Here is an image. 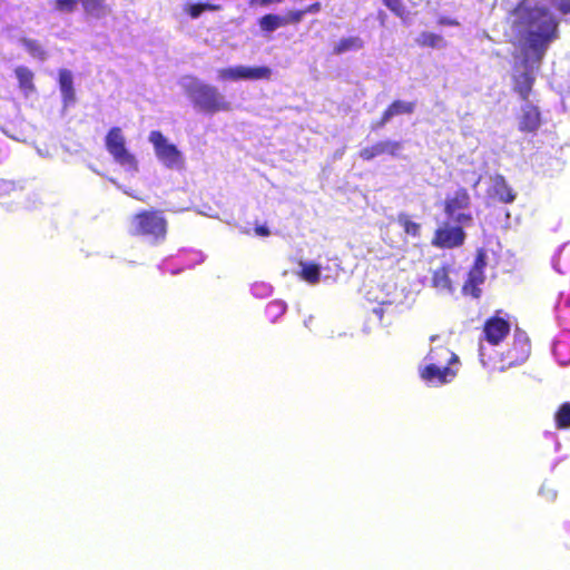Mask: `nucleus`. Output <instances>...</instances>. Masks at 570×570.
I'll list each match as a JSON object with an SVG mask.
<instances>
[{
  "label": "nucleus",
  "instance_id": "42",
  "mask_svg": "<svg viewBox=\"0 0 570 570\" xmlns=\"http://www.w3.org/2000/svg\"><path fill=\"white\" fill-rule=\"evenodd\" d=\"M438 23L441 26H459V22L456 20L446 17H441Z\"/></svg>",
  "mask_w": 570,
  "mask_h": 570
},
{
  "label": "nucleus",
  "instance_id": "39",
  "mask_svg": "<svg viewBox=\"0 0 570 570\" xmlns=\"http://www.w3.org/2000/svg\"><path fill=\"white\" fill-rule=\"evenodd\" d=\"M557 8L562 14L570 13V0H559Z\"/></svg>",
  "mask_w": 570,
  "mask_h": 570
},
{
  "label": "nucleus",
  "instance_id": "23",
  "mask_svg": "<svg viewBox=\"0 0 570 570\" xmlns=\"http://www.w3.org/2000/svg\"><path fill=\"white\" fill-rule=\"evenodd\" d=\"M86 14L96 18L102 17L107 11L105 0H78Z\"/></svg>",
  "mask_w": 570,
  "mask_h": 570
},
{
  "label": "nucleus",
  "instance_id": "20",
  "mask_svg": "<svg viewBox=\"0 0 570 570\" xmlns=\"http://www.w3.org/2000/svg\"><path fill=\"white\" fill-rule=\"evenodd\" d=\"M415 42L421 48H442L445 47L446 42L444 41V38L434 32L430 31H423L420 33V36L415 39Z\"/></svg>",
  "mask_w": 570,
  "mask_h": 570
},
{
  "label": "nucleus",
  "instance_id": "12",
  "mask_svg": "<svg viewBox=\"0 0 570 570\" xmlns=\"http://www.w3.org/2000/svg\"><path fill=\"white\" fill-rule=\"evenodd\" d=\"M416 104L414 101L394 100L382 112L380 119L372 125V129L383 128L393 117L399 115H411L414 112Z\"/></svg>",
  "mask_w": 570,
  "mask_h": 570
},
{
  "label": "nucleus",
  "instance_id": "40",
  "mask_svg": "<svg viewBox=\"0 0 570 570\" xmlns=\"http://www.w3.org/2000/svg\"><path fill=\"white\" fill-rule=\"evenodd\" d=\"M254 230H255L256 235L262 236V237H267L271 235L268 227H266L264 225L256 226L254 228Z\"/></svg>",
  "mask_w": 570,
  "mask_h": 570
},
{
  "label": "nucleus",
  "instance_id": "29",
  "mask_svg": "<svg viewBox=\"0 0 570 570\" xmlns=\"http://www.w3.org/2000/svg\"><path fill=\"white\" fill-rule=\"evenodd\" d=\"M218 76L223 80H247L245 66H236L220 69L218 71Z\"/></svg>",
  "mask_w": 570,
  "mask_h": 570
},
{
  "label": "nucleus",
  "instance_id": "21",
  "mask_svg": "<svg viewBox=\"0 0 570 570\" xmlns=\"http://www.w3.org/2000/svg\"><path fill=\"white\" fill-rule=\"evenodd\" d=\"M302 269L298 273L299 277L308 284L315 285L321 279V267L315 263H301Z\"/></svg>",
  "mask_w": 570,
  "mask_h": 570
},
{
  "label": "nucleus",
  "instance_id": "25",
  "mask_svg": "<svg viewBox=\"0 0 570 570\" xmlns=\"http://www.w3.org/2000/svg\"><path fill=\"white\" fill-rule=\"evenodd\" d=\"M20 42L32 58L41 61L47 58V52L38 40L22 37Z\"/></svg>",
  "mask_w": 570,
  "mask_h": 570
},
{
  "label": "nucleus",
  "instance_id": "5",
  "mask_svg": "<svg viewBox=\"0 0 570 570\" xmlns=\"http://www.w3.org/2000/svg\"><path fill=\"white\" fill-rule=\"evenodd\" d=\"M471 205V197L463 187L446 196L443 210L445 215L459 225H470L473 220L471 213H465Z\"/></svg>",
  "mask_w": 570,
  "mask_h": 570
},
{
  "label": "nucleus",
  "instance_id": "37",
  "mask_svg": "<svg viewBox=\"0 0 570 570\" xmlns=\"http://www.w3.org/2000/svg\"><path fill=\"white\" fill-rule=\"evenodd\" d=\"M13 189V183L0 179V197L8 195Z\"/></svg>",
  "mask_w": 570,
  "mask_h": 570
},
{
  "label": "nucleus",
  "instance_id": "15",
  "mask_svg": "<svg viewBox=\"0 0 570 570\" xmlns=\"http://www.w3.org/2000/svg\"><path fill=\"white\" fill-rule=\"evenodd\" d=\"M425 362L435 363L441 366H451L459 362V357L449 347L439 345L430 350L425 356Z\"/></svg>",
  "mask_w": 570,
  "mask_h": 570
},
{
  "label": "nucleus",
  "instance_id": "14",
  "mask_svg": "<svg viewBox=\"0 0 570 570\" xmlns=\"http://www.w3.org/2000/svg\"><path fill=\"white\" fill-rule=\"evenodd\" d=\"M541 126V114L537 106L527 105L522 108L519 118V130L522 132H535Z\"/></svg>",
  "mask_w": 570,
  "mask_h": 570
},
{
  "label": "nucleus",
  "instance_id": "4",
  "mask_svg": "<svg viewBox=\"0 0 570 570\" xmlns=\"http://www.w3.org/2000/svg\"><path fill=\"white\" fill-rule=\"evenodd\" d=\"M105 146L114 160L130 171L138 170V161L126 147V138L120 127H111L105 136Z\"/></svg>",
  "mask_w": 570,
  "mask_h": 570
},
{
  "label": "nucleus",
  "instance_id": "7",
  "mask_svg": "<svg viewBox=\"0 0 570 570\" xmlns=\"http://www.w3.org/2000/svg\"><path fill=\"white\" fill-rule=\"evenodd\" d=\"M463 226L464 225L459 224L455 226L444 224L438 227L433 234L431 244L441 249H452L462 246L466 238Z\"/></svg>",
  "mask_w": 570,
  "mask_h": 570
},
{
  "label": "nucleus",
  "instance_id": "36",
  "mask_svg": "<svg viewBox=\"0 0 570 570\" xmlns=\"http://www.w3.org/2000/svg\"><path fill=\"white\" fill-rule=\"evenodd\" d=\"M540 494L546 499L548 502H553L557 499V491L547 484H543L540 489Z\"/></svg>",
  "mask_w": 570,
  "mask_h": 570
},
{
  "label": "nucleus",
  "instance_id": "31",
  "mask_svg": "<svg viewBox=\"0 0 570 570\" xmlns=\"http://www.w3.org/2000/svg\"><path fill=\"white\" fill-rule=\"evenodd\" d=\"M247 80H268L272 77L271 68L266 66L246 67Z\"/></svg>",
  "mask_w": 570,
  "mask_h": 570
},
{
  "label": "nucleus",
  "instance_id": "16",
  "mask_svg": "<svg viewBox=\"0 0 570 570\" xmlns=\"http://www.w3.org/2000/svg\"><path fill=\"white\" fill-rule=\"evenodd\" d=\"M534 76L531 70H524L513 76V90L523 101H528L534 83Z\"/></svg>",
  "mask_w": 570,
  "mask_h": 570
},
{
  "label": "nucleus",
  "instance_id": "10",
  "mask_svg": "<svg viewBox=\"0 0 570 570\" xmlns=\"http://www.w3.org/2000/svg\"><path fill=\"white\" fill-rule=\"evenodd\" d=\"M458 371L451 366H441L435 363H428L420 368V376L423 381L435 385H443L456 376Z\"/></svg>",
  "mask_w": 570,
  "mask_h": 570
},
{
  "label": "nucleus",
  "instance_id": "8",
  "mask_svg": "<svg viewBox=\"0 0 570 570\" xmlns=\"http://www.w3.org/2000/svg\"><path fill=\"white\" fill-rule=\"evenodd\" d=\"M531 352V342L527 333L515 328L513 340L504 353V361L509 366H515L525 362Z\"/></svg>",
  "mask_w": 570,
  "mask_h": 570
},
{
  "label": "nucleus",
  "instance_id": "9",
  "mask_svg": "<svg viewBox=\"0 0 570 570\" xmlns=\"http://www.w3.org/2000/svg\"><path fill=\"white\" fill-rule=\"evenodd\" d=\"M510 323L498 315L489 317L483 325V337L491 345L500 344L510 333Z\"/></svg>",
  "mask_w": 570,
  "mask_h": 570
},
{
  "label": "nucleus",
  "instance_id": "22",
  "mask_svg": "<svg viewBox=\"0 0 570 570\" xmlns=\"http://www.w3.org/2000/svg\"><path fill=\"white\" fill-rule=\"evenodd\" d=\"M59 86L65 100H72L75 97L72 75L67 69L59 71Z\"/></svg>",
  "mask_w": 570,
  "mask_h": 570
},
{
  "label": "nucleus",
  "instance_id": "38",
  "mask_svg": "<svg viewBox=\"0 0 570 570\" xmlns=\"http://www.w3.org/2000/svg\"><path fill=\"white\" fill-rule=\"evenodd\" d=\"M304 11H305V14L307 13H318L321 10H322V4L321 2H313L311 4H308L307 7L303 8Z\"/></svg>",
  "mask_w": 570,
  "mask_h": 570
},
{
  "label": "nucleus",
  "instance_id": "32",
  "mask_svg": "<svg viewBox=\"0 0 570 570\" xmlns=\"http://www.w3.org/2000/svg\"><path fill=\"white\" fill-rule=\"evenodd\" d=\"M304 16H305L304 9L289 10L286 12L285 16H283L284 23H285V26L297 24L303 20Z\"/></svg>",
  "mask_w": 570,
  "mask_h": 570
},
{
  "label": "nucleus",
  "instance_id": "17",
  "mask_svg": "<svg viewBox=\"0 0 570 570\" xmlns=\"http://www.w3.org/2000/svg\"><path fill=\"white\" fill-rule=\"evenodd\" d=\"M484 279V271L471 267L462 286L463 294L479 298L481 296L480 285L483 284Z\"/></svg>",
  "mask_w": 570,
  "mask_h": 570
},
{
  "label": "nucleus",
  "instance_id": "2",
  "mask_svg": "<svg viewBox=\"0 0 570 570\" xmlns=\"http://www.w3.org/2000/svg\"><path fill=\"white\" fill-rule=\"evenodd\" d=\"M167 228L168 223L161 210L144 209L131 216L129 233L151 244H160L166 239Z\"/></svg>",
  "mask_w": 570,
  "mask_h": 570
},
{
  "label": "nucleus",
  "instance_id": "41",
  "mask_svg": "<svg viewBox=\"0 0 570 570\" xmlns=\"http://www.w3.org/2000/svg\"><path fill=\"white\" fill-rule=\"evenodd\" d=\"M284 0H250V4H258L261 7H267L272 3H279Z\"/></svg>",
  "mask_w": 570,
  "mask_h": 570
},
{
  "label": "nucleus",
  "instance_id": "3",
  "mask_svg": "<svg viewBox=\"0 0 570 570\" xmlns=\"http://www.w3.org/2000/svg\"><path fill=\"white\" fill-rule=\"evenodd\" d=\"M186 92L193 104L206 114L213 115L232 109L230 102L225 100L224 96L214 86L195 81L186 87Z\"/></svg>",
  "mask_w": 570,
  "mask_h": 570
},
{
  "label": "nucleus",
  "instance_id": "28",
  "mask_svg": "<svg viewBox=\"0 0 570 570\" xmlns=\"http://www.w3.org/2000/svg\"><path fill=\"white\" fill-rule=\"evenodd\" d=\"M556 426L559 430L570 429V403H562L554 414Z\"/></svg>",
  "mask_w": 570,
  "mask_h": 570
},
{
  "label": "nucleus",
  "instance_id": "33",
  "mask_svg": "<svg viewBox=\"0 0 570 570\" xmlns=\"http://www.w3.org/2000/svg\"><path fill=\"white\" fill-rule=\"evenodd\" d=\"M383 3L397 17L404 18L406 14L402 0H382Z\"/></svg>",
  "mask_w": 570,
  "mask_h": 570
},
{
  "label": "nucleus",
  "instance_id": "35",
  "mask_svg": "<svg viewBox=\"0 0 570 570\" xmlns=\"http://www.w3.org/2000/svg\"><path fill=\"white\" fill-rule=\"evenodd\" d=\"M485 266H487V254H485L484 249H479L476 252L472 267L484 271Z\"/></svg>",
  "mask_w": 570,
  "mask_h": 570
},
{
  "label": "nucleus",
  "instance_id": "24",
  "mask_svg": "<svg viewBox=\"0 0 570 570\" xmlns=\"http://www.w3.org/2000/svg\"><path fill=\"white\" fill-rule=\"evenodd\" d=\"M432 286L439 289H450L451 279L449 276V267L446 265L440 266L433 271L432 274Z\"/></svg>",
  "mask_w": 570,
  "mask_h": 570
},
{
  "label": "nucleus",
  "instance_id": "43",
  "mask_svg": "<svg viewBox=\"0 0 570 570\" xmlns=\"http://www.w3.org/2000/svg\"><path fill=\"white\" fill-rule=\"evenodd\" d=\"M379 17H380V19H381V24H384V19H385V17H386V16H385V13H384V12H380V13H379Z\"/></svg>",
  "mask_w": 570,
  "mask_h": 570
},
{
  "label": "nucleus",
  "instance_id": "30",
  "mask_svg": "<svg viewBox=\"0 0 570 570\" xmlns=\"http://www.w3.org/2000/svg\"><path fill=\"white\" fill-rule=\"evenodd\" d=\"M399 224L403 227L405 234L417 237L421 233V225L412 220L406 214H400L397 217Z\"/></svg>",
  "mask_w": 570,
  "mask_h": 570
},
{
  "label": "nucleus",
  "instance_id": "6",
  "mask_svg": "<svg viewBox=\"0 0 570 570\" xmlns=\"http://www.w3.org/2000/svg\"><path fill=\"white\" fill-rule=\"evenodd\" d=\"M153 144L157 158L167 168H180L183 166V156L178 148L167 141L166 137L159 130H153L148 137Z\"/></svg>",
  "mask_w": 570,
  "mask_h": 570
},
{
  "label": "nucleus",
  "instance_id": "19",
  "mask_svg": "<svg viewBox=\"0 0 570 570\" xmlns=\"http://www.w3.org/2000/svg\"><path fill=\"white\" fill-rule=\"evenodd\" d=\"M364 41L358 36L345 37L338 40L333 47V53L336 56L343 55L347 51H357L363 49Z\"/></svg>",
  "mask_w": 570,
  "mask_h": 570
},
{
  "label": "nucleus",
  "instance_id": "27",
  "mask_svg": "<svg viewBox=\"0 0 570 570\" xmlns=\"http://www.w3.org/2000/svg\"><path fill=\"white\" fill-rule=\"evenodd\" d=\"M222 9L220 4H214L209 2H196L190 3L185 8V11L193 19L198 18L204 11H219Z\"/></svg>",
  "mask_w": 570,
  "mask_h": 570
},
{
  "label": "nucleus",
  "instance_id": "11",
  "mask_svg": "<svg viewBox=\"0 0 570 570\" xmlns=\"http://www.w3.org/2000/svg\"><path fill=\"white\" fill-rule=\"evenodd\" d=\"M402 149V142L397 140H382L377 141L372 146L364 147L360 150L358 156L370 161L379 156L389 155L391 157H397Z\"/></svg>",
  "mask_w": 570,
  "mask_h": 570
},
{
  "label": "nucleus",
  "instance_id": "26",
  "mask_svg": "<svg viewBox=\"0 0 570 570\" xmlns=\"http://www.w3.org/2000/svg\"><path fill=\"white\" fill-rule=\"evenodd\" d=\"M259 28L265 32H273L281 27H285L283 16L267 13L258 20Z\"/></svg>",
  "mask_w": 570,
  "mask_h": 570
},
{
  "label": "nucleus",
  "instance_id": "34",
  "mask_svg": "<svg viewBox=\"0 0 570 570\" xmlns=\"http://www.w3.org/2000/svg\"><path fill=\"white\" fill-rule=\"evenodd\" d=\"M78 0H56L55 8L60 12H73L77 8Z\"/></svg>",
  "mask_w": 570,
  "mask_h": 570
},
{
  "label": "nucleus",
  "instance_id": "18",
  "mask_svg": "<svg viewBox=\"0 0 570 570\" xmlns=\"http://www.w3.org/2000/svg\"><path fill=\"white\" fill-rule=\"evenodd\" d=\"M14 75L18 79V86L24 95H29L36 90V86L33 83L35 75L28 67H16Z\"/></svg>",
  "mask_w": 570,
  "mask_h": 570
},
{
  "label": "nucleus",
  "instance_id": "1",
  "mask_svg": "<svg viewBox=\"0 0 570 570\" xmlns=\"http://www.w3.org/2000/svg\"><path fill=\"white\" fill-rule=\"evenodd\" d=\"M512 27L525 31L527 49L540 61L549 45L558 38L559 22L547 7L522 0L512 10Z\"/></svg>",
  "mask_w": 570,
  "mask_h": 570
},
{
  "label": "nucleus",
  "instance_id": "13",
  "mask_svg": "<svg viewBox=\"0 0 570 570\" xmlns=\"http://www.w3.org/2000/svg\"><path fill=\"white\" fill-rule=\"evenodd\" d=\"M489 193L491 197L503 204H511L517 198V193L511 188L507 179L500 174H497L492 177V185Z\"/></svg>",
  "mask_w": 570,
  "mask_h": 570
}]
</instances>
